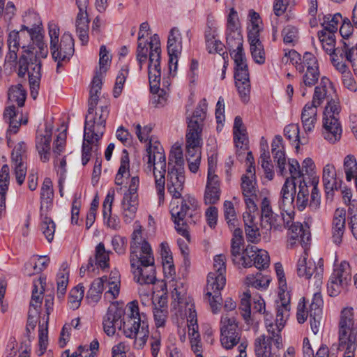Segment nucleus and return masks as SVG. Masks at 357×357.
Masks as SVG:
<instances>
[{
	"label": "nucleus",
	"instance_id": "nucleus-1",
	"mask_svg": "<svg viewBox=\"0 0 357 357\" xmlns=\"http://www.w3.org/2000/svg\"><path fill=\"white\" fill-rule=\"evenodd\" d=\"M129 310L130 312L126 314L121 321L123 310L116 305H111L103 317V330L108 336H113L118 326L126 337L135 340L134 346L137 349H142L149 335L147 319L144 314L139 312V307L135 302L130 303Z\"/></svg>",
	"mask_w": 357,
	"mask_h": 357
},
{
	"label": "nucleus",
	"instance_id": "nucleus-2",
	"mask_svg": "<svg viewBox=\"0 0 357 357\" xmlns=\"http://www.w3.org/2000/svg\"><path fill=\"white\" fill-rule=\"evenodd\" d=\"M207 107L206 99H202L192 114L187 117L186 160L190 158L201 159V146L202 144L201 136L204 121L206 116Z\"/></svg>",
	"mask_w": 357,
	"mask_h": 357
},
{
	"label": "nucleus",
	"instance_id": "nucleus-3",
	"mask_svg": "<svg viewBox=\"0 0 357 357\" xmlns=\"http://www.w3.org/2000/svg\"><path fill=\"white\" fill-rule=\"evenodd\" d=\"M226 257L224 255H218L213 259V271L208 274L206 293L205 299H208L211 310L214 314L220 309L222 298L220 290L226 284Z\"/></svg>",
	"mask_w": 357,
	"mask_h": 357
},
{
	"label": "nucleus",
	"instance_id": "nucleus-4",
	"mask_svg": "<svg viewBox=\"0 0 357 357\" xmlns=\"http://www.w3.org/2000/svg\"><path fill=\"white\" fill-rule=\"evenodd\" d=\"M170 213L176 231L185 238L183 244L190 243L188 232L190 225H195L199 220L197 201L192 197L184 199L180 206H172Z\"/></svg>",
	"mask_w": 357,
	"mask_h": 357
},
{
	"label": "nucleus",
	"instance_id": "nucleus-5",
	"mask_svg": "<svg viewBox=\"0 0 357 357\" xmlns=\"http://www.w3.org/2000/svg\"><path fill=\"white\" fill-rule=\"evenodd\" d=\"M184 164L181 147L174 146L169 155L167 180L168 192L176 199L181 197L183 190Z\"/></svg>",
	"mask_w": 357,
	"mask_h": 357
},
{
	"label": "nucleus",
	"instance_id": "nucleus-6",
	"mask_svg": "<svg viewBox=\"0 0 357 357\" xmlns=\"http://www.w3.org/2000/svg\"><path fill=\"white\" fill-rule=\"evenodd\" d=\"M357 324L354 319V309L344 308L338 324V350L347 354L356 349Z\"/></svg>",
	"mask_w": 357,
	"mask_h": 357
},
{
	"label": "nucleus",
	"instance_id": "nucleus-7",
	"mask_svg": "<svg viewBox=\"0 0 357 357\" xmlns=\"http://www.w3.org/2000/svg\"><path fill=\"white\" fill-rule=\"evenodd\" d=\"M24 24L21 26V31H26L32 44L24 49L23 54L29 49H34V52H37L39 58H46L48 54V48L43 42V35L42 33V22L39 15L34 12H28L23 17Z\"/></svg>",
	"mask_w": 357,
	"mask_h": 357
},
{
	"label": "nucleus",
	"instance_id": "nucleus-8",
	"mask_svg": "<svg viewBox=\"0 0 357 357\" xmlns=\"http://www.w3.org/2000/svg\"><path fill=\"white\" fill-rule=\"evenodd\" d=\"M98 96L90 94L88 114L86 116L84 123L85 139L88 142H92L94 138L102 137L105 129L106 120L109 115L107 106H102L100 114L96 113V115H99L98 119L93 116V113L98 104Z\"/></svg>",
	"mask_w": 357,
	"mask_h": 357
},
{
	"label": "nucleus",
	"instance_id": "nucleus-9",
	"mask_svg": "<svg viewBox=\"0 0 357 357\" xmlns=\"http://www.w3.org/2000/svg\"><path fill=\"white\" fill-rule=\"evenodd\" d=\"M34 49H29L22 54L19 60L18 76L24 77L28 74L31 89V96L36 99L38 96V89L41 77V61L34 52Z\"/></svg>",
	"mask_w": 357,
	"mask_h": 357
},
{
	"label": "nucleus",
	"instance_id": "nucleus-10",
	"mask_svg": "<svg viewBox=\"0 0 357 357\" xmlns=\"http://www.w3.org/2000/svg\"><path fill=\"white\" fill-rule=\"evenodd\" d=\"M281 304L278 306L276 319L275 323L271 321V314H266L265 317V326L266 328V334H263L261 336L266 337L267 340H271L274 342V349L282 342V331L284 328L286 323V319L289 317L290 310L289 297L285 298V294H280ZM288 293L286 294V296Z\"/></svg>",
	"mask_w": 357,
	"mask_h": 357
},
{
	"label": "nucleus",
	"instance_id": "nucleus-11",
	"mask_svg": "<svg viewBox=\"0 0 357 357\" xmlns=\"http://www.w3.org/2000/svg\"><path fill=\"white\" fill-rule=\"evenodd\" d=\"M231 252L234 263L245 268L255 266L261 270L268 266V252L257 247H231Z\"/></svg>",
	"mask_w": 357,
	"mask_h": 357
},
{
	"label": "nucleus",
	"instance_id": "nucleus-12",
	"mask_svg": "<svg viewBox=\"0 0 357 357\" xmlns=\"http://www.w3.org/2000/svg\"><path fill=\"white\" fill-rule=\"evenodd\" d=\"M340 112V102L331 99L328 102L323 114L322 135L326 140L332 144L340 139L342 132L339 119Z\"/></svg>",
	"mask_w": 357,
	"mask_h": 357
},
{
	"label": "nucleus",
	"instance_id": "nucleus-13",
	"mask_svg": "<svg viewBox=\"0 0 357 357\" xmlns=\"http://www.w3.org/2000/svg\"><path fill=\"white\" fill-rule=\"evenodd\" d=\"M220 342L226 349H231L240 341L241 329L236 319L228 314H223L220 320Z\"/></svg>",
	"mask_w": 357,
	"mask_h": 357
},
{
	"label": "nucleus",
	"instance_id": "nucleus-14",
	"mask_svg": "<svg viewBox=\"0 0 357 357\" xmlns=\"http://www.w3.org/2000/svg\"><path fill=\"white\" fill-rule=\"evenodd\" d=\"M149 47V79L153 90L158 89L159 81L161 78V48L158 35L154 34L151 38Z\"/></svg>",
	"mask_w": 357,
	"mask_h": 357
},
{
	"label": "nucleus",
	"instance_id": "nucleus-15",
	"mask_svg": "<svg viewBox=\"0 0 357 357\" xmlns=\"http://www.w3.org/2000/svg\"><path fill=\"white\" fill-rule=\"evenodd\" d=\"M260 227L265 243L269 239L272 229H282V218L280 215L273 212L271 202L267 197H264L261 203Z\"/></svg>",
	"mask_w": 357,
	"mask_h": 357
},
{
	"label": "nucleus",
	"instance_id": "nucleus-16",
	"mask_svg": "<svg viewBox=\"0 0 357 357\" xmlns=\"http://www.w3.org/2000/svg\"><path fill=\"white\" fill-rule=\"evenodd\" d=\"M282 62L284 64L291 63L298 73L319 68L316 56L309 52H305L301 57V54L294 50H284Z\"/></svg>",
	"mask_w": 357,
	"mask_h": 357
},
{
	"label": "nucleus",
	"instance_id": "nucleus-17",
	"mask_svg": "<svg viewBox=\"0 0 357 357\" xmlns=\"http://www.w3.org/2000/svg\"><path fill=\"white\" fill-rule=\"evenodd\" d=\"M50 52L52 59L57 62L56 72L59 73V68L63 62H67L73 55L74 39L70 33H65L61 38V41L50 44Z\"/></svg>",
	"mask_w": 357,
	"mask_h": 357
},
{
	"label": "nucleus",
	"instance_id": "nucleus-18",
	"mask_svg": "<svg viewBox=\"0 0 357 357\" xmlns=\"http://www.w3.org/2000/svg\"><path fill=\"white\" fill-rule=\"evenodd\" d=\"M27 146L24 142H19L11 153V167L14 172L17 183L21 185L26 175Z\"/></svg>",
	"mask_w": 357,
	"mask_h": 357
},
{
	"label": "nucleus",
	"instance_id": "nucleus-19",
	"mask_svg": "<svg viewBox=\"0 0 357 357\" xmlns=\"http://www.w3.org/2000/svg\"><path fill=\"white\" fill-rule=\"evenodd\" d=\"M145 264L131 267L134 280L140 284H153L156 280L154 257H148Z\"/></svg>",
	"mask_w": 357,
	"mask_h": 357
},
{
	"label": "nucleus",
	"instance_id": "nucleus-20",
	"mask_svg": "<svg viewBox=\"0 0 357 357\" xmlns=\"http://www.w3.org/2000/svg\"><path fill=\"white\" fill-rule=\"evenodd\" d=\"M296 192V182L292 178H286L283 184L280 199L278 200V206L282 211H287L295 208L294 200Z\"/></svg>",
	"mask_w": 357,
	"mask_h": 357
},
{
	"label": "nucleus",
	"instance_id": "nucleus-21",
	"mask_svg": "<svg viewBox=\"0 0 357 357\" xmlns=\"http://www.w3.org/2000/svg\"><path fill=\"white\" fill-rule=\"evenodd\" d=\"M220 181L218 176L212 172L210 167L207 176V182L204 196V203L206 204H215L220 197Z\"/></svg>",
	"mask_w": 357,
	"mask_h": 357
},
{
	"label": "nucleus",
	"instance_id": "nucleus-22",
	"mask_svg": "<svg viewBox=\"0 0 357 357\" xmlns=\"http://www.w3.org/2000/svg\"><path fill=\"white\" fill-rule=\"evenodd\" d=\"M159 155L158 163L151 167V172L154 176L155 186L158 196V204L160 205L165 199V184L167 162Z\"/></svg>",
	"mask_w": 357,
	"mask_h": 357
},
{
	"label": "nucleus",
	"instance_id": "nucleus-23",
	"mask_svg": "<svg viewBox=\"0 0 357 357\" xmlns=\"http://www.w3.org/2000/svg\"><path fill=\"white\" fill-rule=\"evenodd\" d=\"M264 336H259L255 341V352L257 357H279L278 352L282 347V342L274 349V342L266 340Z\"/></svg>",
	"mask_w": 357,
	"mask_h": 357
},
{
	"label": "nucleus",
	"instance_id": "nucleus-24",
	"mask_svg": "<svg viewBox=\"0 0 357 357\" xmlns=\"http://www.w3.org/2000/svg\"><path fill=\"white\" fill-rule=\"evenodd\" d=\"M52 129L45 128V133L38 135L36 139V149L40 155V160L47 162L51 155Z\"/></svg>",
	"mask_w": 357,
	"mask_h": 357
},
{
	"label": "nucleus",
	"instance_id": "nucleus-25",
	"mask_svg": "<svg viewBox=\"0 0 357 357\" xmlns=\"http://www.w3.org/2000/svg\"><path fill=\"white\" fill-rule=\"evenodd\" d=\"M346 211L337 208L334 213L332 223V240L335 244L342 243V236L345 230Z\"/></svg>",
	"mask_w": 357,
	"mask_h": 357
},
{
	"label": "nucleus",
	"instance_id": "nucleus-26",
	"mask_svg": "<svg viewBox=\"0 0 357 357\" xmlns=\"http://www.w3.org/2000/svg\"><path fill=\"white\" fill-rule=\"evenodd\" d=\"M138 206V197L123 195L121 200V213L125 222L130 223L135 219Z\"/></svg>",
	"mask_w": 357,
	"mask_h": 357
},
{
	"label": "nucleus",
	"instance_id": "nucleus-27",
	"mask_svg": "<svg viewBox=\"0 0 357 357\" xmlns=\"http://www.w3.org/2000/svg\"><path fill=\"white\" fill-rule=\"evenodd\" d=\"M322 181L327 197L333 196V191L340 188L337 181L336 170L333 165L328 163L324 166Z\"/></svg>",
	"mask_w": 357,
	"mask_h": 357
},
{
	"label": "nucleus",
	"instance_id": "nucleus-28",
	"mask_svg": "<svg viewBox=\"0 0 357 357\" xmlns=\"http://www.w3.org/2000/svg\"><path fill=\"white\" fill-rule=\"evenodd\" d=\"M309 250V248L304 250L303 255L298 260L296 267L297 275L305 280H310L312 276L314 277L317 270L314 262L310 260L307 261Z\"/></svg>",
	"mask_w": 357,
	"mask_h": 357
},
{
	"label": "nucleus",
	"instance_id": "nucleus-29",
	"mask_svg": "<svg viewBox=\"0 0 357 357\" xmlns=\"http://www.w3.org/2000/svg\"><path fill=\"white\" fill-rule=\"evenodd\" d=\"M159 155L162 158L160 160H162V158L165 161L166 160L164 149L160 142H155L151 143V142H149V146L146 148V155L144 158V160L146 159L145 169L146 172H151V167L154 166L159 161L158 159Z\"/></svg>",
	"mask_w": 357,
	"mask_h": 357
},
{
	"label": "nucleus",
	"instance_id": "nucleus-30",
	"mask_svg": "<svg viewBox=\"0 0 357 357\" xmlns=\"http://www.w3.org/2000/svg\"><path fill=\"white\" fill-rule=\"evenodd\" d=\"M241 189L244 197L257 196V190L255 166L249 165L246 173L242 176Z\"/></svg>",
	"mask_w": 357,
	"mask_h": 357
},
{
	"label": "nucleus",
	"instance_id": "nucleus-31",
	"mask_svg": "<svg viewBox=\"0 0 357 357\" xmlns=\"http://www.w3.org/2000/svg\"><path fill=\"white\" fill-rule=\"evenodd\" d=\"M235 84L243 102L249 100L250 82L248 70L234 72Z\"/></svg>",
	"mask_w": 357,
	"mask_h": 357
},
{
	"label": "nucleus",
	"instance_id": "nucleus-32",
	"mask_svg": "<svg viewBox=\"0 0 357 357\" xmlns=\"http://www.w3.org/2000/svg\"><path fill=\"white\" fill-rule=\"evenodd\" d=\"M17 114L16 112V108L14 105L7 107L3 112V119L6 123L9 124V128L7 130V143L10 146L11 139L8 135L13 133L16 134L21 125L20 118H17Z\"/></svg>",
	"mask_w": 357,
	"mask_h": 357
},
{
	"label": "nucleus",
	"instance_id": "nucleus-33",
	"mask_svg": "<svg viewBox=\"0 0 357 357\" xmlns=\"http://www.w3.org/2000/svg\"><path fill=\"white\" fill-rule=\"evenodd\" d=\"M301 120L305 132H312L317 120V108L312 105L305 104L302 109Z\"/></svg>",
	"mask_w": 357,
	"mask_h": 357
},
{
	"label": "nucleus",
	"instance_id": "nucleus-34",
	"mask_svg": "<svg viewBox=\"0 0 357 357\" xmlns=\"http://www.w3.org/2000/svg\"><path fill=\"white\" fill-rule=\"evenodd\" d=\"M301 78L299 83V91L302 96H305L308 89H312L318 82L320 77L319 68L300 73Z\"/></svg>",
	"mask_w": 357,
	"mask_h": 357
},
{
	"label": "nucleus",
	"instance_id": "nucleus-35",
	"mask_svg": "<svg viewBox=\"0 0 357 357\" xmlns=\"http://www.w3.org/2000/svg\"><path fill=\"white\" fill-rule=\"evenodd\" d=\"M319 39L322 45L323 49L327 52L331 56L333 55H340L342 56L343 51L335 49V33L332 31H326V30H321L318 32Z\"/></svg>",
	"mask_w": 357,
	"mask_h": 357
},
{
	"label": "nucleus",
	"instance_id": "nucleus-36",
	"mask_svg": "<svg viewBox=\"0 0 357 357\" xmlns=\"http://www.w3.org/2000/svg\"><path fill=\"white\" fill-rule=\"evenodd\" d=\"M149 256L153 257L151 247H130V268L145 264Z\"/></svg>",
	"mask_w": 357,
	"mask_h": 357
},
{
	"label": "nucleus",
	"instance_id": "nucleus-37",
	"mask_svg": "<svg viewBox=\"0 0 357 357\" xmlns=\"http://www.w3.org/2000/svg\"><path fill=\"white\" fill-rule=\"evenodd\" d=\"M76 32L82 44L89 42V20L87 13H77L75 20Z\"/></svg>",
	"mask_w": 357,
	"mask_h": 357
},
{
	"label": "nucleus",
	"instance_id": "nucleus-38",
	"mask_svg": "<svg viewBox=\"0 0 357 357\" xmlns=\"http://www.w3.org/2000/svg\"><path fill=\"white\" fill-rule=\"evenodd\" d=\"M107 280L106 277L98 278L93 280L86 294L89 303L95 304L100 301L104 289L105 281Z\"/></svg>",
	"mask_w": 357,
	"mask_h": 357
},
{
	"label": "nucleus",
	"instance_id": "nucleus-39",
	"mask_svg": "<svg viewBox=\"0 0 357 357\" xmlns=\"http://www.w3.org/2000/svg\"><path fill=\"white\" fill-rule=\"evenodd\" d=\"M331 84V82L328 78L321 77L320 84L314 88L312 100L307 104L312 105L316 108L321 105L326 97L327 87Z\"/></svg>",
	"mask_w": 357,
	"mask_h": 357
},
{
	"label": "nucleus",
	"instance_id": "nucleus-40",
	"mask_svg": "<svg viewBox=\"0 0 357 357\" xmlns=\"http://www.w3.org/2000/svg\"><path fill=\"white\" fill-rule=\"evenodd\" d=\"M54 196V191L52 188V183L50 178H45L42 184L41 190H40V199H41V206H40V215H43L44 207L45 204H46L45 207L47 208L51 204L52 198Z\"/></svg>",
	"mask_w": 357,
	"mask_h": 357
},
{
	"label": "nucleus",
	"instance_id": "nucleus-41",
	"mask_svg": "<svg viewBox=\"0 0 357 357\" xmlns=\"http://www.w3.org/2000/svg\"><path fill=\"white\" fill-rule=\"evenodd\" d=\"M330 278L347 285L351 278V273L349 263L346 261H343L339 265L336 266Z\"/></svg>",
	"mask_w": 357,
	"mask_h": 357
},
{
	"label": "nucleus",
	"instance_id": "nucleus-42",
	"mask_svg": "<svg viewBox=\"0 0 357 357\" xmlns=\"http://www.w3.org/2000/svg\"><path fill=\"white\" fill-rule=\"evenodd\" d=\"M182 50V38L179 30L172 28L167 40V52L172 54H181Z\"/></svg>",
	"mask_w": 357,
	"mask_h": 357
},
{
	"label": "nucleus",
	"instance_id": "nucleus-43",
	"mask_svg": "<svg viewBox=\"0 0 357 357\" xmlns=\"http://www.w3.org/2000/svg\"><path fill=\"white\" fill-rule=\"evenodd\" d=\"M172 297L174 307H178L181 311H183V306L186 305L185 302L191 301L190 298L186 297V289L183 283L176 284V287L172 291Z\"/></svg>",
	"mask_w": 357,
	"mask_h": 357
},
{
	"label": "nucleus",
	"instance_id": "nucleus-44",
	"mask_svg": "<svg viewBox=\"0 0 357 357\" xmlns=\"http://www.w3.org/2000/svg\"><path fill=\"white\" fill-rule=\"evenodd\" d=\"M9 167L3 165L0 171V209L3 211L6 207V195L9 184Z\"/></svg>",
	"mask_w": 357,
	"mask_h": 357
},
{
	"label": "nucleus",
	"instance_id": "nucleus-45",
	"mask_svg": "<svg viewBox=\"0 0 357 357\" xmlns=\"http://www.w3.org/2000/svg\"><path fill=\"white\" fill-rule=\"evenodd\" d=\"M50 259L47 256H38L36 261H29L24 266V273L29 276L38 274L47 266Z\"/></svg>",
	"mask_w": 357,
	"mask_h": 357
},
{
	"label": "nucleus",
	"instance_id": "nucleus-46",
	"mask_svg": "<svg viewBox=\"0 0 357 357\" xmlns=\"http://www.w3.org/2000/svg\"><path fill=\"white\" fill-rule=\"evenodd\" d=\"M243 36L239 29H227V44L229 52L243 49Z\"/></svg>",
	"mask_w": 357,
	"mask_h": 357
},
{
	"label": "nucleus",
	"instance_id": "nucleus-47",
	"mask_svg": "<svg viewBox=\"0 0 357 357\" xmlns=\"http://www.w3.org/2000/svg\"><path fill=\"white\" fill-rule=\"evenodd\" d=\"M130 160L128 151L124 149L121 158V165L115 177V183L121 185L123 183V178L129 176Z\"/></svg>",
	"mask_w": 357,
	"mask_h": 357
},
{
	"label": "nucleus",
	"instance_id": "nucleus-48",
	"mask_svg": "<svg viewBox=\"0 0 357 357\" xmlns=\"http://www.w3.org/2000/svg\"><path fill=\"white\" fill-rule=\"evenodd\" d=\"M8 96L10 102H16L19 107L24 105L26 93L22 84H18L11 86L8 90Z\"/></svg>",
	"mask_w": 357,
	"mask_h": 357
},
{
	"label": "nucleus",
	"instance_id": "nucleus-49",
	"mask_svg": "<svg viewBox=\"0 0 357 357\" xmlns=\"http://www.w3.org/2000/svg\"><path fill=\"white\" fill-rule=\"evenodd\" d=\"M298 192L297 193L296 202V206L300 211H303L307 204L309 198V190L305 181L299 180Z\"/></svg>",
	"mask_w": 357,
	"mask_h": 357
},
{
	"label": "nucleus",
	"instance_id": "nucleus-50",
	"mask_svg": "<svg viewBox=\"0 0 357 357\" xmlns=\"http://www.w3.org/2000/svg\"><path fill=\"white\" fill-rule=\"evenodd\" d=\"M245 283L248 287L256 289H266L270 283V279L267 276H264L260 272H257L255 275H247Z\"/></svg>",
	"mask_w": 357,
	"mask_h": 357
},
{
	"label": "nucleus",
	"instance_id": "nucleus-51",
	"mask_svg": "<svg viewBox=\"0 0 357 357\" xmlns=\"http://www.w3.org/2000/svg\"><path fill=\"white\" fill-rule=\"evenodd\" d=\"M186 305L183 306L185 315L187 316L188 326L189 331H193L196 335V331L198 330L197 312L195 309V305L192 301L185 302Z\"/></svg>",
	"mask_w": 357,
	"mask_h": 357
},
{
	"label": "nucleus",
	"instance_id": "nucleus-52",
	"mask_svg": "<svg viewBox=\"0 0 357 357\" xmlns=\"http://www.w3.org/2000/svg\"><path fill=\"white\" fill-rule=\"evenodd\" d=\"M284 135L289 141L296 143V148L298 149L299 144H305L307 140L301 139L299 136V126L298 124H289L284 129Z\"/></svg>",
	"mask_w": 357,
	"mask_h": 357
},
{
	"label": "nucleus",
	"instance_id": "nucleus-53",
	"mask_svg": "<svg viewBox=\"0 0 357 357\" xmlns=\"http://www.w3.org/2000/svg\"><path fill=\"white\" fill-rule=\"evenodd\" d=\"M132 243L134 245H150L151 241L144 234L142 227L138 222L134 224V231L132 234Z\"/></svg>",
	"mask_w": 357,
	"mask_h": 357
},
{
	"label": "nucleus",
	"instance_id": "nucleus-54",
	"mask_svg": "<svg viewBox=\"0 0 357 357\" xmlns=\"http://www.w3.org/2000/svg\"><path fill=\"white\" fill-rule=\"evenodd\" d=\"M100 138L93 139L92 142H88L85 139V135H84V142L82 144V162L83 165H86L91 158V151L97 152L98 149V142Z\"/></svg>",
	"mask_w": 357,
	"mask_h": 357
},
{
	"label": "nucleus",
	"instance_id": "nucleus-55",
	"mask_svg": "<svg viewBox=\"0 0 357 357\" xmlns=\"http://www.w3.org/2000/svg\"><path fill=\"white\" fill-rule=\"evenodd\" d=\"M344 172L346 180L351 181L357 175V161L352 155H347L344 159Z\"/></svg>",
	"mask_w": 357,
	"mask_h": 357
},
{
	"label": "nucleus",
	"instance_id": "nucleus-56",
	"mask_svg": "<svg viewBox=\"0 0 357 357\" xmlns=\"http://www.w3.org/2000/svg\"><path fill=\"white\" fill-rule=\"evenodd\" d=\"M224 216L230 228H234L238 225L236 212L234 204L231 201L224 202Z\"/></svg>",
	"mask_w": 357,
	"mask_h": 357
},
{
	"label": "nucleus",
	"instance_id": "nucleus-57",
	"mask_svg": "<svg viewBox=\"0 0 357 357\" xmlns=\"http://www.w3.org/2000/svg\"><path fill=\"white\" fill-rule=\"evenodd\" d=\"M84 287L82 284H78L70 291L68 305L70 309L76 310L79 305L81 301L84 297Z\"/></svg>",
	"mask_w": 357,
	"mask_h": 357
},
{
	"label": "nucleus",
	"instance_id": "nucleus-58",
	"mask_svg": "<svg viewBox=\"0 0 357 357\" xmlns=\"http://www.w3.org/2000/svg\"><path fill=\"white\" fill-rule=\"evenodd\" d=\"M41 222V230L47 240L48 243H51L54 238L55 232V223L52 218L47 216V214L43 213Z\"/></svg>",
	"mask_w": 357,
	"mask_h": 357
},
{
	"label": "nucleus",
	"instance_id": "nucleus-59",
	"mask_svg": "<svg viewBox=\"0 0 357 357\" xmlns=\"http://www.w3.org/2000/svg\"><path fill=\"white\" fill-rule=\"evenodd\" d=\"M168 315L167 306L162 302L159 303V306L155 305L153 308V317L156 327H163L165 325Z\"/></svg>",
	"mask_w": 357,
	"mask_h": 357
},
{
	"label": "nucleus",
	"instance_id": "nucleus-60",
	"mask_svg": "<svg viewBox=\"0 0 357 357\" xmlns=\"http://www.w3.org/2000/svg\"><path fill=\"white\" fill-rule=\"evenodd\" d=\"M323 300L320 292H315L310 305L309 317L321 319L322 313Z\"/></svg>",
	"mask_w": 357,
	"mask_h": 357
},
{
	"label": "nucleus",
	"instance_id": "nucleus-61",
	"mask_svg": "<svg viewBox=\"0 0 357 357\" xmlns=\"http://www.w3.org/2000/svg\"><path fill=\"white\" fill-rule=\"evenodd\" d=\"M342 20V15L339 13L334 15H327L324 16V22L322 23V26H324L323 30L335 33L337 30L338 24Z\"/></svg>",
	"mask_w": 357,
	"mask_h": 357
},
{
	"label": "nucleus",
	"instance_id": "nucleus-62",
	"mask_svg": "<svg viewBox=\"0 0 357 357\" xmlns=\"http://www.w3.org/2000/svg\"><path fill=\"white\" fill-rule=\"evenodd\" d=\"M206 50L210 54L218 53L222 56L223 59L228 58L227 53L225 50V45L222 42L215 38L205 40Z\"/></svg>",
	"mask_w": 357,
	"mask_h": 357
},
{
	"label": "nucleus",
	"instance_id": "nucleus-63",
	"mask_svg": "<svg viewBox=\"0 0 357 357\" xmlns=\"http://www.w3.org/2000/svg\"><path fill=\"white\" fill-rule=\"evenodd\" d=\"M68 277L69 273L66 270H63L57 274V296L59 299L63 298L66 292V289L68 284Z\"/></svg>",
	"mask_w": 357,
	"mask_h": 357
},
{
	"label": "nucleus",
	"instance_id": "nucleus-64",
	"mask_svg": "<svg viewBox=\"0 0 357 357\" xmlns=\"http://www.w3.org/2000/svg\"><path fill=\"white\" fill-rule=\"evenodd\" d=\"M348 218L353 235L357 238V201H353L349 206Z\"/></svg>",
	"mask_w": 357,
	"mask_h": 357
}]
</instances>
